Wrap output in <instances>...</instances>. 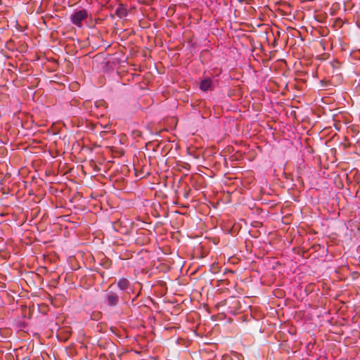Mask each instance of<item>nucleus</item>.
<instances>
[{
  "label": "nucleus",
  "instance_id": "1",
  "mask_svg": "<svg viewBox=\"0 0 360 360\" xmlns=\"http://www.w3.org/2000/svg\"><path fill=\"white\" fill-rule=\"evenodd\" d=\"M88 18V12L85 9L75 11L70 15V20L72 24L78 27H82V21Z\"/></svg>",
  "mask_w": 360,
  "mask_h": 360
},
{
  "label": "nucleus",
  "instance_id": "2",
  "mask_svg": "<svg viewBox=\"0 0 360 360\" xmlns=\"http://www.w3.org/2000/svg\"><path fill=\"white\" fill-rule=\"evenodd\" d=\"M120 296L112 291H108L105 295V302L109 307H115L119 303Z\"/></svg>",
  "mask_w": 360,
  "mask_h": 360
},
{
  "label": "nucleus",
  "instance_id": "3",
  "mask_svg": "<svg viewBox=\"0 0 360 360\" xmlns=\"http://www.w3.org/2000/svg\"><path fill=\"white\" fill-rule=\"evenodd\" d=\"M112 228L113 229L122 234V235H127L129 233V227H128L126 225H123L122 221L119 220L117 221H115L112 224Z\"/></svg>",
  "mask_w": 360,
  "mask_h": 360
},
{
  "label": "nucleus",
  "instance_id": "4",
  "mask_svg": "<svg viewBox=\"0 0 360 360\" xmlns=\"http://www.w3.org/2000/svg\"><path fill=\"white\" fill-rule=\"evenodd\" d=\"M212 84V79H205L201 81L200 84V89L204 91H207L209 89H211Z\"/></svg>",
  "mask_w": 360,
  "mask_h": 360
},
{
  "label": "nucleus",
  "instance_id": "5",
  "mask_svg": "<svg viewBox=\"0 0 360 360\" xmlns=\"http://www.w3.org/2000/svg\"><path fill=\"white\" fill-rule=\"evenodd\" d=\"M129 282L127 278H122L117 281V286L122 290H125L129 288Z\"/></svg>",
  "mask_w": 360,
  "mask_h": 360
},
{
  "label": "nucleus",
  "instance_id": "6",
  "mask_svg": "<svg viewBox=\"0 0 360 360\" xmlns=\"http://www.w3.org/2000/svg\"><path fill=\"white\" fill-rule=\"evenodd\" d=\"M115 13L118 17L122 18L127 15V11L124 5L120 4L115 11Z\"/></svg>",
  "mask_w": 360,
  "mask_h": 360
}]
</instances>
